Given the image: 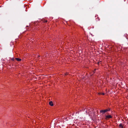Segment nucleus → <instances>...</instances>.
I'll list each match as a JSON object with an SVG mask.
<instances>
[{"mask_svg":"<svg viewBox=\"0 0 128 128\" xmlns=\"http://www.w3.org/2000/svg\"><path fill=\"white\" fill-rule=\"evenodd\" d=\"M68 74V73H66L65 74V75H67Z\"/></svg>","mask_w":128,"mask_h":128,"instance_id":"obj_7","label":"nucleus"},{"mask_svg":"<svg viewBox=\"0 0 128 128\" xmlns=\"http://www.w3.org/2000/svg\"><path fill=\"white\" fill-rule=\"evenodd\" d=\"M47 22V20H46L45 22Z\"/></svg>","mask_w":128,"mask_h":128,"instance_id":"obj_8","label":"nucleus"},{"mask_svg":"<svg viewBox=\"0 0 128 128\" xmlns=\"http://www.w3.org/2000/svg\"><path fill=\"white\" fill-rule=\"evenodd\" d=\"M119 126L120 128H123V126L122 124H120L119 125Z\"/></svg>","mask_w":128,"mask_h":128,"instance_id":"obj_3","label":"nucleus"},{"mask_svg":"<svg viewBox=\"0 0 128 128\" xmlns=\"http://www.w3.org/2000/svg\"><path fill=\"white\" fill-rule=\"evenodd\" d=\"M98 94H102V95H103L104 94V93H98Z\"/></svg>","mask_w":128,"mask_h":128,"instance_id":"obj_6","label":"nucleus"},{"mask_svg":"<svg viewBox=\"0 0 128 128\" xmlns=\"http://www.w3.org/2000/svg\"><path fill=\"white\" fill-rule=\"evenodd\" d=\"M112 118V116L111 115H109L108 116H106V119H107L109 118Z\"/></svg>","mask_w":128,"mask_h":128,"instance_id":"obj_2","label":"nucleus"},{"mask_svg":"<svg viewBox=\"0 0 128 128\" xmlns=\"http://www.w3.org/2000/svg\"><path fill=\"white\" fill-rule=\"evenodd\" d=\"M100 62H98V64H99V63Z\"/></svg>","mask_w":128,"mask_h":128,"instance_id":"obj_9","label":"nucleus"},{"mask_svg":"<svg viewBox=\"0 0 128 128\" xmlns=\"http://www.w3.org/2000/svg\"><path fill=\"white\" fill-rule=\"evenodd\" d=\"M15 59L18 61H20L21 60V59L18 58H16Z\"/></svg>","mask_w":128,"mask_h":128,"instance_id":"obj_5","label":"nucleus"},{"mask_svg":"<svg viewBox=\"0 0 128 128\" xmlns=\"http://www.w3.org/2000/svg\"><path fill=\"white\" fill-rule=\"evenodd\" d=\"M49 104L51 106H52L53 105V103L52 101L50 102H49Z\"/></svg>","mask_w":128,"mask_h":128,"instance_id":"obj_4","label":"nucleus"},{"mask_svg":"<svg viewBox=\"0 0 128 128\" xmlns=\"http://www.w3.org/2000/svg\"><path fill=\"white\" fill-rule=\"evenodd\" d=\"M110 110L109 109H106L105 110H101L100 111V112L104 114L105 113V112L109 111Z\"/></svg>","mask_w":128,"mask_h":128,"instance_id":"obj_1","label":"nucleus"}]
</instances>
